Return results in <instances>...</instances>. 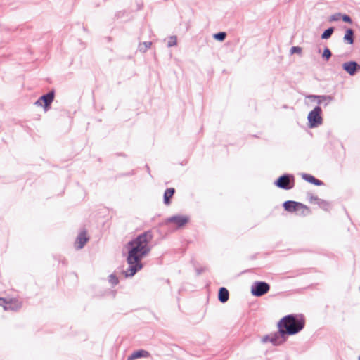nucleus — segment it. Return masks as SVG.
<instances>
[{"mask_svg":"<svg viewBox=\"0 0 360 360\" xmlns=\"http://www.w3.org/2000/svg\"><path fill=\"white\" fill-rule=\"evenodd\" d=\"M229 297V293L226 288H221L219 291V300L221 302H226Z\"/></svg>","mask_w":360,"mask_h":360,"instance_id":"15","label":"nucleus"},{"mask_svg":"<svg viewBox=\"0 0 360 360\" xmlns=\"http://www.w3.org/2000/svg\"><path fill=\"white\" fill-rule=\"evenodd\" d=\"M309 98H311V99H318V103L319 104H321V103H323V101H331V98L330 97H326V96H314V95H311V96H308Z\"/></svg>","mask_w":360,"mask_h":360,"instance_id":"19","label":"nucleus"},{"mask_svg":"<svg viewBox=\"0 0 360 360\" xmlns=\"http://www.w3.org/2000/svg\"><path fill=\"white\" fill-rule=\"evenodd\" d=\"M321 110L320 107H316L308 115V120L311 127H314L320 124L322 122L321 117Z\"/></svg>","mask_w":360,"mask_h":360,"instance_id":"5","label":"nucleus"},{"mask_svg":"<svg viewBox=\"0 0 360 360\" xmlns=\"http://www.w3.org/2000/svg\"><path fill=\"white\" fill-rule=\"evenodd\" d=\"M290 181L289 176L287 175H283L280 176L277 179L276 185L278 187L283 189H289L291 188V186H290Z\"/></svg>","mask_w":360,"mask_h":360,"instance_id":"11","label":"nucleus"},{"mask_svg":"<svg viewBox=\"0 0 360 360\" xmlns=\"http://www.w3.org/2000/svg\"><path fill=\"white\" fill-rule=\"evenodd\" d=\"M226 32H221L217 34H214L213 37L218 41H224L226 38Z\"/></svg>","mask_w":360,"mask_h":360,"instance_id":"21","label":"nucleus"},{"mask_svg":"<svg viewBox=\"0 0 360 360\" xmlns=\"http://www.w3.org/2000/svg\"><path fill=\"white\" fill-rule=\"evenodd\" d=\"M301 207H299L295 212L300 216H307L311 213L310 209L305 205L301 203Z\"/></svg>","mask_w":360,"mask_h":360,"instance_id":"17","label":"nucleus"},{"mask_svg":"<svg viewBox=\"0 0 360 360\" xmlns=\"http://www.w3.org/2000/svg\"><path fill=\"white\" fill-rule=\"evenodd\" d=\"M264 342H266L267 341V337L266 338H264V340H263Z\"/></svg>","mask_w":360,"mask_h":360,"instance_id":"30","label":"nucleus"},{"mask_svg":"<svg viewBox=\"0 0 360 360\" xmlns=\"http://www.w3.org/2000/svg\"><path fill=\"white\" fill-rule=\"evenodd\" d=\"M333 32V28L330 27L324 31L321 35V38L323 39H328Z\"/></svg>","mask_w":360,"mask_h":360,"instance_id":"20","label":"nucleus"},{"mask_svg":"<svg viewBox=\"0 0 360 360\" xmlns=\"http://www.w3.org/2000/svg\"><path fill=\"white\" fill-rule=\"evenodd\" d=\"M153 238L151 231L140 234L127 245L128 250L127 262L129 265L127 275L132 276L142 268L141 260L150 251V242Z\"/></svg>","mask_w":360,"mask_h":360,"instance_id":"1","label":"nucleus"},{"mask_svg":"<svg viewBox=\"0 0 360 360\" xmlns=\"http://www.w3.org/2000/svg\"><path fill=\"white\" fill-rule=\"evenodd\" d=\"M54 99V93L53 91H51L46 95L41 96L35 103L37 105L41 106L42 105V103H44L45 110H48L50 105L53 102Z\"/></svg>","mask_w":360,"mask_h":360,"instance_id":"7","label":"nucleus"},{"mask_svg":"<svg viewBox=\"0 0 360 360\" xmlns=\"http://www.w3.org/2000/svg\"><path fill=\"white\" fill-rule=\"evenodd\" d=\"M177 43V39L176 37H171L169 41H168V46H175Z\"/></svg>","mask_w":360,"mask_h":360,"instance_id":"26","label":"nucleus"},{"mask_svg":"<svg viewBox=\"0 0 360 360\" xmlns=\"http://www.w3.org/2000/svg\"><path fill=\"white\" fill-rule=\"evenodd\" d=\"M4 305H5V304H4L3 302H0V306H2L4 307Z\"/></svg>","mask_w":360,"mask_h":360,"instance_id":"29","label":"nucleus"},{"mask_svg":"<svg viewBox=\"0 0 360 360\" xmlns=\"http://www.w3.org/2000/svg\"><path fill=\"white\" fill-rule=\"evenodd\" d=\"M152 43L150 41L143 42L139 44V49L142 51H146L148 49L150 48Z\"/></svg>","mask_w":360,"mask_h":360,"instance_id":"22","label":"nucleus"},{"mask_svg":"<svg viewBox=\"0 0 360 360\" xmlns=\"http://www.w3.org/2000/svg\"><path fill=\"white\" fill-rule=\"evenodd\" d=\"M302 178L306 180L307 181L309 182V183H311L314 185H316V186H321L323 184V182L321 181L320 180L316 179L315 177H314L313 176L310 175V174H302Z\"/></svg>","mask_w":360,"mask_h":360,"instance_id":"16","label":"nucleus"},{"mask_svg":"<svg viewBox=\"0 0 360 360\" xmlns=\"http://www.w3.org/2000/svg\"><path fill=\"white\" fill-rule=\"evenodd\" d=\"M305 321L302 317L288 315L283 317L278 324L280 334L294 335L300 332L304 326Z\"/></svg>","mask_w":360,"mask_h":360,"instance_id":"2","label":"nucleus"},{"mask_svg":"<svg viewBox=\"0 0 360 360\" xmlns=\"http://www.w3.org/2000/svg\"><path fill=\"white\" fill-rule=\"evenodd\" d=\"M189 221V217L186 215L173 216L166 219V224H172L174 227L179 229L184 226Z\"/></svg>","mask_w":360,"mask_h":360,"instance_id":"3","label":"nucleus"},{"mask_svg":"<svg viewBox=\"0 0 360 360\" xmlns=\"http://www.w3.org/2000/svg\"><path fill=\"white\" fill-rule=\"evenodd\" d=\"M149 356H150V353L148 351L141 349V350H138V351L133 352L131 354V355L128 356L127 360H135L139 358H141V357L146 358V357H149Z\"/></svg>","mask_w":360,"mask_h":360,"instance_id":"13","label":"nucleus"},{"mask_svg":"<svg viewBox=\"0 0 360 360\" xmlns=\"http://www.w3.org/2000/svg\"><path fill=\"white\" fill-rule=\"evenodd\" d=\"M342 19L344 22L352 23V20L349 15H342Z\"/></svg>","mask_w":360,"mask_h":360,"instance_id":"27","label":"nucleus"},{"mask_svg":"<svg viewBox=\"0 0 360 360\" xmlns=\"http://www.w3.org/2000/svg\"><path fill=\"white\" fill-rule=\"evenodd\" d=\"M175 193V189L173 188H167L164 193V202L166 205H169L171 198Z\"/></svg>","mask_w":360,"mask_h":360,"instance_id":"14","label":"nucleus"},{"mask_svg":"<svg viewBox=\"0 0 360 360\" xmlns=\"http://www.w3.org/2000/svg\"><path fill=\"white\" fill-rule=\"evenodd\" d=\"M359 360H360V356L359 357Z\"/></svg>","mask_w":360,"mask_h":360,"instance_id":"31","label":"nucleus"},{"mask_svg":"<svg viewBox=\"0 0 360 360\" xmlns=\"http://www.w3.org/2000/svg\"><path fill=\"white\" fill-rule=\"evenodd\" d=\"M89 240V237L86 231H82L77 237L75 242V246L77 249H82L86 242Z\"/></svg>","mask_w":360,"mask_h":360,"instance_id":"9","label":"nucleus"},{"mask_svg":"<svg viewBox=\"0 0 360 360\" xmlns=\"http://www.w3.org/2000/svg\"><path fill=\"white\" fill-rule=\"evenodd\" d=\"M299 207H302L301 202L289 200L283 203L284 209L289 212H295Z\"/></svg>","mask_w":360,"mask_h":360,"instance_id":"12","label":"nucleus"},{"mask_svg":"<svg viewBox=\"0 0 360 360\" xmlns=\"http://www.w3.org/2000/svg\"><path fill=\"white\" fill-rule=\"evenodd\" d=\"M342 18V15L340 13H335L330 16V21H338Z\"/></svg>","mask_w":360,"mask_h":360,"instance_id":"25","label":"nucleus"},{"mask_svg":"<svg viewBox=\"0 0 360 360\" xmlns=\"http://www.w3.org/2000/svg\"><path fill=\"white\" fill-rule=\"evenodd\" d=\"M270 287L268 283L265 282H256L251 289V292L255 296L260 297L267 293Z\"/></svg>","mask_w":360,"mask_h":360,"instance_id":"6","label":"nucleus"},{"mask_svg":"<svg viewBox=\"0 0 360 360\" xmlns=\"http://www.w3.org/2000/svg\"><path fill=\"white\" fill-rule=\"evenodd\" d=\"M110 281L112 284H117L118 283L117 278L114 276H110Z\"/></svg>","mask_w":360,"mask_h":360,"instance_id":"28","label":"nucleus"},{"mask_svg":"<svg viewBox=\"0 0 360 360\" xmlns=\"http://www.w3.org/2000/svg\"><path fill=\"white\" fill-rule=\"evenodd\" d=\"M331 56V52L330 51V49L328 48H326L324 50H323V57L326 60H328L330 57Z\"/></svg>","mask_w":360,"mask_h":360,"instance_id":"23","label":"nucleus"},{"mask_svg":"<svg viewBox=\"0 0 360 360\" xmlns=\"http://www.w3.org/2000/svg\"><path fill=\"white\" fill-rule=\"evenodd\" d=\"M342 68L350 75H354L356 71L360 70V65L354 61L344 63Z\"/></svg>","mask_w":360,"mask_h":360,"instance_id":"8","label":"nucleus"},{"mask_svg":"<svg viewBox=\"0 0 360 360\" xmlns=\"http://www.w3.org/2000/svg\"><path fill=\"white\" fill-rule=\"evenodd\" d=\"M309 202L311 204L317 205L320 208L326 211H328L330 208V203L328 201L320 199L317 196H311Z\"/></svg>","mask_w":360,"mask_h":360,"instance_id":"10","label":"nucleus"},{"mask_svg":"<svg viewBox=\"0 0 360 360\" xmlns=\"http://www.w3.org/2000/svg\"><path fill=\"white\" fill-rule=\"evenodd\" d=\"M0 302L5 304L4 305V309L5 311L8 310H13L16 311L21 308L22 307V302L20 301L17 298H11L9 300H6L2 297H0Z\"/></svg>","mask_w":360,"mask_h":360,"instance_id":"4","label":"nucleus"},{"mask_svg":"<svg viewBox=\"0 0 360 360\" xmlns=\"http://www.w3.org/2000/svg\"><path fill=\"white\" fill-rule=\"evenodd\" d=\"M301 53H302V48H300L299 46H293L290 49L291 54H294V53L300 54Z\"/></svg>","mask_w":360,"mask_h":360,"instance_id":"24","label":"nucleus"},{"mask_svg":"<svg viewBox=\"0 0 360 360\" xmlns=\"http://www.w3.org/2000/svg\"><path fill=\"white\" fill-rule=\"evenodd\" d=\"M354 32L352 29H348L344 36V40L348 44H352L354 42Z\"/></svg>","mask_w":360,"mask_h":360,"instance_id":"18","label":"nucleus"}]
</instances>
